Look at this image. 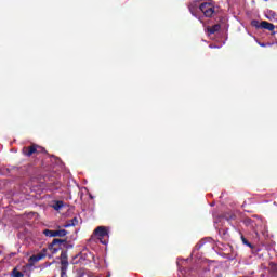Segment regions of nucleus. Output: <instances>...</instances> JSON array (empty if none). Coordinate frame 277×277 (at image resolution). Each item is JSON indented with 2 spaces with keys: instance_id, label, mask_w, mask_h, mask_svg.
<instances>
[{
  "instance_id": "1",
  "label": "nucleus",
  "mask_w": 277,
  "mask_h": 277,
  "mask_svg": "<svg viewBox=\"0 0 277 277\" xmlns=\"http://www.w3.org/2000/svg\"><path fill=\"white\" fill-rule=\"evenodd\" d=\"M200 12L206 16V18H213L215 14V2L213 0H208L199 5Z\"/></svg>"
},
{
  "instance_id": "2",
  "label": "nucleus",
  "mask_w": 277,
  "mask_h": 277,
  "mask_svg": "<svg viewBox=\"0 0 277 277\" xmlns=\"http://www.w3.org/2000/svg\"><path fill=\"white\" fill-rule=\"evenodd\" d=\"M94 235L103 246H107L109 242V229L105 226H98L94 229Z\"/></svg>"
},
{
  "instance_id": "3",
  "label": "nucleus",
  "mask_w": 277,
  "mask_h": 277,
  "mask_svg": "<svg viewBox=\"0 0 277 277\" xmlns=\"http://www.w3.org/2000/svg\"><path fill=\"white\" fill-rule=\"evenodd\" d=\"M22 153L26 157H31V155H40V153H47V149H44L36 144H32L31 146L23 147Z\"/></svg>"
},
{
  "instance_id": "4",
  "label": "nucleus",
  "mask_w": 277,
  "mask_h": 277,
  "mask_svg": "<svg viewBox=\"0 0 277 277\" xmlns=\"http://www.w3.org/2000/svg\"><path fill=\"white\" fill-rule=\"evenodd\" d=\"M66 239H60V238H54L53 241L49 245V250L52 251V254H57L60 250L63 248H66Z\"/></svg>"
},
{
  "instance_id": "5",
  "label": "nucleus",
  "mask_w": 277,
  "mask_h": 277,
  "mask_svg": "<svg viewBox=\"0 0 277 277\" xmlns=\"http://www.w3.org/2000/svg\"><path fill=\"white\" fill-rule=\"evenodd\" d=\"M68 251L61 252V277H68Z\"/></svg>"
},
{
  "instance_id": "6",
  "label": "nucleus",
  "mask_w": 277,
  "mask_h": 277,
  "mask_svg": "<svg viewBox=\"0 0 277 277\" xmlns=\"http://www.w3.org/2000/svg\"><path fill=\"white\" fill-rule=\"evenodd\" d=\"M43 235H45V237H66L68 235V230H66V229H56V230L45 229V230H43Z\"/></svg>"
},
{
  "instance_id": "7",
  "label": "nucleus",
  "mask_w": 277,
  "mask_h": 277,
  "mask_svg": "<svg viewBox=\"0 0 277 277\" xmlns=\"http://www.w3.org/2000/svg\"><path fill=\"white\" fill-rule=\"evenodd\" d=\"M260 27L261 29H267V31H272L273 36L276 34V31H274V29H276V26L267 21L261 22Z\"/></svg>"
},
{
  "instance_id": "8",
  "label": "nucleus",
  "mask_w": 277,
  "mask_h": 277,
  "mask_svg": "<svg viewBox=\"0 0 277 277\" xmlns=\"http://www.w3.org/2000/svg\"><path fill=\"white\" fill-rule=\"evenodd\" d=\"M198 3H199L198 0H194L188 5V10L193 16H196V14H198V9L200 10V6H198Z\"/></svg>"
},
{
  "instance_id": "9",
  "label": "nucleus",
  "mask_w": 277,
  "mask_h": 277,
  "mask_svg": "<svg viewBox=\"0 0 277 277\" xmlns=\"http://www.w3.org/2000/svg\"><path fill=\"white\" fill-rule=\"evenodd\" d=\"M220 29H222V26L220 24H215L211 27H208L207 31H208V34L213 35V34H217V31H220Z\"/></svg>"
},
{
  "instance_id": "10",
  "label": "nucleus",
  "mask_w": 277,
  "mask_h": 277,
  "mask_svg": "<svg viewBox=\"0 0 277 277\" xmlns=\"http://www.w3.org/2000/svg\"><path fill=\"white\" fill-rule=\"evenodd\" d=\"M219 234L223 239H230V234L228 233V228H221L219 229Z\"/></svg>"
},
{
  "instance_id": "11",
  "label": "nucleus",
  "mask_w": 277,
  "mask_h": 277,
  "mask_svg": "<svg viewBox=\"0 0 277 277\" xmlns=\"http://www.w3.org/2000/svg\"><path fill=\"white\" fill-rule=\"evenodd\" d=\"M47 256V254L44 253H38L36 255L30 256V261H34V263H38V261H42V259H44Z\"/></svg>"
},
{
  "instance_id": "12",
  "label": "nucleus",
  "mask_w": 277,
  "mask_h": 277,
  "mask_svg": "<svg viewBox=\"0 0 277 277\" xmlns=\"http://www.w3.org/2000/svg\"><path fill=\"white\" fill-rule=\"evenodd\" d=\"M269 276L271 277H277V264L271 263Z\"/></svg>"
},
{
  "instance_id": "13",
  "label": "nucleus",
  "mask_w": 277,
  "mask_h": 277,
  "mask_svg": "<svg viewBox=\"0 0 277 277\" xmlns=\"http://www.w3.org/2000/svg\"><path fill=\"white\" fill-rule=\"evenodd\" d=\"M11 277H25V274L18 271V268H13V271L11 272Z\"/></svg>"
},
{
  "instance_id": "14",
  "label": "nucleus",
  "mask_w": 277,
  "mask_h": 277,
  "mask_svg": "<svg viewBox=\"0 0 277 277\" xmlns=\"http://www.w3.org/2000/svg\"><path fill=\"white\" fill-rule=\"evenodd\" d=\"M77 222H79L77 217H74L72 220L69 221V223L64 225V228H69V226H77Z\"/></svg>"
},
{
  "instance_id": "15",
  "label": "nucleus",
  "mask_w": 277,
  "mask_h": 277,
  "mask_svg": "<svg viewBox=\"0 0 277 277\" xmlns=\"http://www.w3.org/2000/svg\"><path fill=\"white\" fill-rule=\"evenodd\" d=\"M62 207H64V201H55V203L53 205V209L55 211H60V209H62Z\"/></svg>"
},
{
  "instance_id": "16",
  "label": "nucleus",
  "mask_w": 277,
  "mask_h": 277,
  "mask_svg": "<svg viewBox=\"0 0 277 277\" xmlns=\"http://www.w3.org/2000/svg\"><path fill=\"white\" fill-rule=\"evenodd\" d=\"M240 239H241V241H242V243H243L245 246H248V248H254V247L250 243V241H248V239H246V237L243 236V234H241Z\"/></svg>"
},
{
  "instance_id": "17",
  "label": "nucleus",
  "mask_w": 277,
  "mask_h": 277,
  "mask_svg": "<svg viewBox=\"0 0 277 277\" xmlns=\"http://www.w3.org/2000/svg\"><path fill=\"white\" fill-rule=\"evenodd\" d=\"M251 26L255 27V29H261V23L256 19L251 21Z\"/></svg>"
},
{
  "instance_id": "18",
  "label": "nucleus",
  "mask_w": 277,
  "mask_h": 277,
  "mask_svg": "<svg viewBox=\"0 0 277 277\" xmlns=\"http://www.w3.org/2000/svg\"><path fill=\"white\" fill-rule=\"evenodd\" d=\"M253 223H254V221H252V219H250V217H246L243 220V224H246V226H253Z\"/></svg>"
},
{
  "instance_id": "19",
  "label": "nucleus",
  "mask_w": 277,
  "mask_h": 277,
  "mask_svg": "<svg viewBox=\"0 0 277 277\" xmlns=\"http://www.w3.org/2000/svg\"><path fill=\"white\" fill-rule=\"evenodd\" d=\"M85 272H83V268H79L76 271V277H84Z\"/></svg>"
},
{
  "instance_id": "20",
  "label": "nucleus",
  "mask_w": 277,
  "mask_h": 277,
  "mask_svg": "<svg viewBox=\"0 0 277 277\" xmlns=\"http://www.w3.org/2000/svg\"><path fill=\"white\" fill-rule=\"evenodd\" d=\"M237 216L235 214H226L225 215V220H227V222H233V220H236Z\"/></svg>"
},
{
  "instance_id": "21",
  "label": "nucleus",
  "mask_w": 277,
  "mask_h": 277,
  "mask_svg": "<svg viewBox=\"0 0 277 277\" xmlns=\"http://www.w3.org/2000/svg\"><path fill=\"white\" fill-rule=\"evenodd\" d=\"M55 188H52V192H56V189H60V182L54 183Z\"/></svg>"
},
{
  "instance_id": "22",
  "label": "nucleus",
  "mask_w": 277,
  "mask_h": 277,
  "mask_svg": "<svg viewBox=\"0 0 277 277\" xmlns=\"http://www.w3.org/2000/svg\"><path fill=\"white\" fill-rule=\"evenodd\" d=\"M261 47H267V43H259Z\"/></svg>"
}]
</instances>
